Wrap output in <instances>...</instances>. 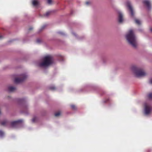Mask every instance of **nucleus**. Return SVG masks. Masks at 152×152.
Returning <instances> with one entry per match:
<instances>
[{
  "mask_svg": "<svg viewBox=\"0 0 152 152\" xmlns=\"http://www.w3.org/2000/svg\"><path fill=\"white\" fill-rule=\"evenodd\" d=\"M53 63V57L50 55L44 56L42 61L38 64V66L40 67L46 68L49 66Z\"/></svg>",
  "mask_w": 152,
  "mask_h": 152,
  "instance_id": "4",
  "label": "nucleus"
},
{
  "mask_svg": "<svg viewBox=\"0 0 152 152\" xmlns=\"http://www.w3.org/2000/svg\"><path fill=\"white\" fill-rule=\"evenodd\" d=\"M3 37L2 36H0V39L2 38Z\"/></svg>",
  "mask_w": 152,
  "mask_h": 152,
  "instance_id": "30",
  "label": "nucleus"
},
{
  "mask_svg": "<svg viewBox=\"0 0 152 152\" xmlns=\"http://www.w3.org/2000/svg\"><path fill=\"white\" fill-rule=\"evenodd\" d=\"M27 75L25 74L21 75L19 77L15 78V82L17 83L22 82L27 78Z\"/></svg>",
  "mask_w": 152,
  "mask_h": 152,
  "instance_id": "5",
  "label": "nucleus"
},
{
  "mask_svg": "<svg viewBox=\"0 0 152 152\" xmlns=\"http://www.w3.org/2000/svg\"><path fill=\"white\" fill-rule=\"evenodd\" d=\"M86 4L87 5H89L91 4V2L90 1H87L86 2Z\"/></svg>",
  "mask_w": 152,
  "mask_h": 152,
  "instance_id": "22",
  "label": "nucleus"
},
{
  "mask_svg": "<svg viewBox=\"0 0 152 152\" xmlns=\"http://www.w3.org/2000/svg\"><path fill=\"white\" fill-rule=\"evenodd\" d=\"M149 83L151 84H152V79H150L149 81Z\"/></svg>",
  "mask_w": 152,
  "mask_h": 152,
  "instance_id": "27",
  "label": "nucleus"
},
{
  "mask_svg": "<svg viewBox=\"0 0 152 152\" xmlns=\"http://www.w3.org/2000/svg\"><path fill=\"white\" fill-rule=\"evenodd\" d=\"M24 100V99H19V101L20 102H21Z\"/></svg>",
  "mask_w": 152,
  "mask_h": 152,
  "instance_id": "26",
  "label": "nucleus"
},
{
  "mask_svg": "<svg viewBox=\"0 0 152 152\" xmlns=\"http://www.w3.org/2000/svg\"><path fill=\"white\" fill-rule=\"evenodd\" d=\"M37 120V118L36 117L34 118L32 120L33 122H35Z\"/></svg>",
  "mask_w": 152,
  "mask_h": 152,
  "instance_id": "21",
  "label": "nucleus"
},
{
  "mask_svg": "<svg viewBox=\"0 0 152 152\" xmlns=\"http://www.w3.org/2000/svg\"><path fill=\"white\" fill-rule=\"evenodd\" d=\"M39 2L37 0H33L32 1V5L34 6H37L39 4Z\"/></svg>",
  "mask_w": 152,
  "mask_h": 152,
  "instance_id": "12",
  "label": "nucleus"
},
{
  "mask_svg": "<svg viewBox=\"0 0 152 152\" xmlns=\"http://www.w3.org/2000/svg\"><path fill=\"white\" fill-rule=\"evenodd\" d=\"M1 125L4 126H7L10 123L9 121L7 119H4L1 122Z\"/></svg>",
  "mask_w": 152,
  "mask_h": 152,
  "instance_id": "11",
  "label": "nucleus"
},
{
  "mask_svg": "<svg viewBox=\"0 0 152 152\" xmlns=\"http://www.w3.org/2000/svg\"><path fill=\"white\" fill-rule=\"evenodd\" d=\"M47 26V25H44L39 30V32L42 31V30H43Z\"/></svg>",
  "mask_w": 152,
  "mask_h": 152,
  "instance_id": "13",
  "label": "nucleus"
},
{
  "mask_svg": "<svg viewBox=\"0 0 152 152\" xmlns=\"http://www.w3.org/2000/svg\"><path fill=\"white\" fill-rule=\"evenodd\" d=\"M142 3L145 5L148 10L151 9V4L150 1L149 0H143Z\"/></svg>",
  "mask_w": 152,
  "mask_h": 152,
  "instance_id": "10",
  "label": "nucleus"
},
{
  "mask_svg": "<svg viewBox=\"0 0 152 152\" xmlns=\"http://www.w3.org/2000/svg\"><path fill=\"white\" fill-rule=\"evenodd\" d=\"M118 21L120 23H122L124 21V16L122 13L120 12L118 13Z\"/></svg>",
  "mask_w": 152,
  "mask_h": 152,
  "instance_id": "8",
  "label": "nucleus"
},
{
  "mask_svg": "<svg viewBox=\"0 0 152 152\" xmlns=\"http://www.w3.org/2000/svg\"><path fill=\"white\" fill-rule=\"evenodd\" d=\"M61 113L60 112H58L57 113H55V116L56 117H58L60 115Z\"/></svg>",
  "mask_w": 152,
  "mask_h": 152,
  "instance_id": "18",
  "label": "nucleus"
},
{
  "mask_svg": "<svg viewBox=\"0 0 152 152\" xmlns=\"http://www.w3.org/2000/svg\"><path fill=\"white\" fill-rule=\"evenodd\" d=\"M50 14V12H48L45 14L43 15V16L45 17H48Z\"/></svg>",
  "mask_w": 152,
  "mask_h": 152,
  "instance_id": "16",
  "label": "nucleus"
},
{
  "mask_svg": "<svg viewBox=\"0 0 152 152\" xmlns=\"http://www.w3.org/2000/svg\"><path fill=\"white\" fill-rule=\"evenodd\" d=\"M1 110L0 109V115H1Z\"/></svg>",
  "mask_w": 152,
  "mask_h": 152,
  "instance_id": "31",
  "label": "nucleus"
},
{
  "mask_svg": "<svg viewBox=\"0 0 152 152\" xmlns=\"http://www.w3.org/2000/svg\"><path fill=\"white\" fill-rule=\"evenodd\" d=\"M32 29H33V28L32 27H30L29 29V30H32Z\"/></svg>",
  "mask_w": 152,
  "mask_h": 152,
  "instance_id": "28",
  "label": "nucleus"
},
{
  "mask_svg": "<svg viewBox=\"0 0 152 152\" xmlns=\"http://www.w3.org/2000/svg\"><path fill=\"white\" fill-rule=\"evenodd\" d=\"M57 33L62 36H64L66 35L63 32L58 31L57 32Z\"/></svg>",
  "mask_w": 152,
  "mask_h": 152,
  "instance_id": "15",
  "label": "nucleus"
},
{
  "mask_svg": "<svg viewBox=\"0 0 152 152\" xmlns=\"http://www.w3.org/2000/svg\"><path fill=\"white\" fill-rule=\"evenodd\" d=\"M71 107L74 110H75L76 109L75 106L74 105H71Z\"/></svg>",
  "mask_w": 152,
  "mask_h": 152,
  "instance_id": "20",
  "label": "nucleus"
},
{
  "mask_svg": "<svg viewBox=\"0 0 152 152\" xmlns=\"http://www.w3.org/2000/svg\"><path fill=\"white\" fill-rule=\"evenodd\" d=\"M126 38L128 44L134 49L137 48L138 43L137 37L134 31L129 30L126 35Z\"/></svg>",
  "mask_w": 152,
  "mask_h": 152,
  "instance_id": "1",
  "label": "nucleus"
},
{
  "mask_svg": "<svg viewBox=\"0 0 152 152\" xmlns=\"http://www.w3.org/2000/svg\"><path fill=\"white\" fill-rule=\"evenodd\" d=\"M23 122L22 120H19L12 121L11 123L10 128H16L18 126L19 124Z\"/></svg>",
  "mask_w": 152,
  "mask_h": 152,
  "instance_id": "7",
  "label": "nucleus"
},
{
  "mask_svg": "<svg viewBox=\"0 0 152 152\" xmlns=\"http://www.w3.org/2000/svg\"><path fill=\"white\" fill-rule=\"evenodd\" d=\"M148 97L150 100H152V93L149 94L148 95Z\"/></svg>",
  "mask_w": 152,
  "mask_h": 152,
  "instance_id": "17",
  "label": "nucleus"
},
{
  "mask_svg": "<svg viewBox=\"0 0 152 152\" xmlns=\"http://www.w3.org/2000/svg\"><path fill=\"white\" fill-rule=\"evenodd\" d=\"M23 108L24 110H26L27 109V105H26V106H24L23 107Z\"/></svg>",
  "mask_w": 152,
  "mask_h": 152,
  "instance_id": "25",
  "label": "nucleus"
},
{
  "mask_svg": "<svg viewBox=\"0 0 152 152\" xmlns=\"http://www.w3.org/2000/svg\"><path fill=\"white\" fill-rule=\"evenodd\" d=\"M50 89L51 90H54L56 89V88L54 86H51L49 87Z\"/></svg>",
  "mask_w": 152,
  "mask_h": 152,
  "instance_id": "14",
  "label": "nucleus"
},
{
  "mask_svg": "<svg viewBox=\"0 0 152 152\" xmlns=\"http://www.w3.org/2000/svg\"><path fill=\"white\" fill-rule=\"evenodd\" d=\"M72 34H73L74 36H76V34L75 33H72Z\"/></svg>",
  "mask_w": 152,
  "mask_h": 152,
  "instance_id": "29",
  "label": "nucleus"
},
{
  "mask_svg": "<svg viewBox=\"0 0 152 152\" xmlns=\"http://www.w3.org/2000/svg\"><path fill=\"white\" fill-rule=\"evenodd\" d=\"M4 135V132L1 130H0V137H2Z\"/></svg>",
  "mask_w": 152,
  "mask_h": 152,
  "instance_id": "19",
  "label": "nucleus"
},
{
  "mask_svg": "<svg viewBox=\"0 0 152 152\" xmlns=\"http://www.w3.org/2000/svg\"><path fill=\"white\" fill-rule=\"evenodd\" d=\"M47 2L48 4H51L52 3V0H48Z\"/></svg>",
  "mask_w": 152,
  "mask_h": 152,
  "instance_id": "23",
  "label": "nucleus"
},
{
  "mask_svg": "<svg viewBox=\"0 0 152 152\" xmlns=\"http://www.w3.org/2000/svg\"><path fill=\"white\" fill-rule=\"evenodd\" d=\"M150 31L151 32H152V28H151Z\"/></svg>",
  "mask_w": 152,
  "mask_h": 152,
  "instance_id": "32",
  "label": "nucleus"
},
{
  "mask_svg": "<svg viewBox=\"0 0 152 152\" xmlns=\"http://www.w3.org/2000/svg\"><path fill=\"white\" fill-rule=\"evenodd\" d=\"M16 88L12 85L8 86L7 87V91L9 92H13L16 90Z\"/></svg>",
  "mask_w": 152,
  "mask_h": 152,
  "instance_id": "9",
  "label": "nucleus"
},
{
  "mask_svg": "<svg viewBox=\"0 0 152 152\" xmlns=\"http://www.w3.org/2000/svg\"><path fill=\"white\" fill-rule=\"evenodd\" d=\"M126 6L131 18L134 19L135 22L136 24L139 25H140L141 24V21L135 18V12L130 1H127L126 2Z\"/></svg>",
  "mask_w": 152,
  "mask_h": 152,
  "instance_id": "3",
  "label": "nucleus"
},
{
  "mask_svg": "<svg viewBox=\"0 0 152 152\" xmlns=\"http://www.w3.org/2000/svg\"><path fill=\"white\" fill-rule=\"evenodd\" d=\"M144 106L145 113L146 115H148L151 113L152 110V107L147 103H145Z\"/></svg>",
  "mask_w": 152,
  "mask_h": 152,
  "instance_id": "6",
  "label": "nucleus"
},
{
  "mask_svg": "<svg viewBox=\"0 0 152 152\" xmlns=\"http://www.w3.org/2000/svg\"><path fill=\"white\" fill-rule=\"evenodd\" d=\"M131 70L135 76L137 77H143L146 75L147 74L142 68L136 65H133L131 66Z\"/></svg>",
  "mask_w": 152,
  "mask_h": 152,
  "instance_id": "2",
  "label": "nucleus"
},
{
  "mask_svg": "<svg viewBox=\"0 0 152 152\" xmlns=\"http://www.w3.org/2000/svg\"><path fill=\"white\" fill-rule=\"evenodd\" d=\"M41 42V40L40 39H37V42L38 43H39L40 42Z\"/></svg>",
  "mask_w": 152,
  "mask_h": 152,
  "instance_id": "24",
  "label": "nucleus"
}]
</instances>
